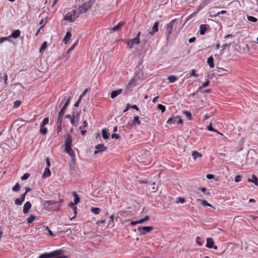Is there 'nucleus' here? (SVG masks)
<instances>
[{"instance_id":"1","label":"nucleus","mask_w":258,"mask_h":258,"mask_svg":"<svg viewBox=\"0 0 258 258\" xmlns=\"http://www.w3.org/2000/svg\"><path fill=\"white\" fill-rule=\"evenodd\" d=\"M95 2V0H76V4H79L77 9L79 14L80 15L87 13L92 8Z\"/></svg>"},{"instance_id":"2","label":"nucleus","mask_w":258,"mask_h":258,"mask_svg":"<svg viewBox=\"0 0 258 258\" xmlns=\"http://www.w3.org/2000/svg\"><path fill=\"white\" fill-rule=\"evenodd\" d=\"M62 249H57L49 253L41 254L39 255V258H53L62 254Z\"/></svg>"},{"instance_id":"3","label":"nucleus","mask_w":258,"mask_h":258,"mask_svg":"<svg viewBox=\"0 0 258 258\" xmlns=\"http://www.w3.org/2000/svg\"><path fill=\"white\" fill-rule=\"evenodd\" d=\"M44 205L49 210L52 211L58 210L59 207L58 202L53 200L45 201Z\"/></svg>"},{"instance_id":"4","label":"nucleus","mask_w":258,"mask_h":258,"mask_svg":"<svg viewBox=\"0 0 258 258\" xmlns=\"http://www.w3.org/2000/svg\"><path fill=\"white\" fill-rule=\"evenodd\" d=\"M79 15L80 14L77 10H73L65 15L64 20L69 21L70 22H74L79 17Z\"/></svg>"},{"instance_id":"5","label":"nucleus","mask_w":258,"mask_h":258,"mask_svg":"<svg viewBox=\"0 0 258 258\" xmlns=\"http://www.w3.org/2000/svg\"><path fill=\"white\" fill-rule=\"evenodd\" d=\"M158 25L159 22H156L152 27V31L150 32H147L146 33H144L143 35L146 36V38L143 40L144 43H146L148 39L149 38V37L153 36L155 33L158 31Z\"/></svg>"},{"instance_id":"6","label":"nucleus","mask_w":258,"mask_h":258,"mask_svg":"<svg viewBox=\"0 0 258 258\" xmlns=\"http://www.w3.org/2000/svg\"><path fill=\"white\" fill-rule=\"evenodd\" d=\"M176 21V19H173L166 26V39H167V40L169 39L170 35L172 33L173 25Z\"/></svg>"},{"instance_id":"7","label":"nucleus","mask_w":258,"mask_h":258,"mask_svg":"<svg viewBox=\"0 0 258 258\" xmlns=\"http://www.w3.org/2000/svg\"><path fill=\"white\" fill-rule=\"evenodd\" d=\"M153 228L152 226H140L138 228V230L141 235H145L150 232Z\"/></svg>"},{"instance_id":"8","label":"nucleus","mask_w":258,"mask_h":258,"mask_svg":"<svg viewBox=\"0 0 258 258\" xmlns=\"http://www.w3.org/2000/svg\"><path fill=\"white\" fill-rule=\"evenodd\" d=\"M207 243L206 246L209 248H213L214 249H217L218 247L216 245H214V241L212 238H207Z\"/></svg>"},{"instance_id":"9","label":"nucleus","mask_w":258,"mask_h":258,"mask_svg":"<svg viewBox=\"0 0 258 258\" xmlns=\"http://www.w3.org/2000/svg\"><path fill=\"white\" fill-rule=\"evenodd\" d=\"M26 195V193H24L21 196L20 198L16 199L15 200V204L17 206L21 205L25 200Z\"/></svg>"},{"instance_id":"10","label":"nucleus","mask_w":258,"mask_h":258,"mask_svg":"<svg viewBox=\"0 0 258 258\" xmlns=\"http://www.w3.org/2000/svg\"><path fill=\"white\" fill-rule=\"evenodd\" d=\"M71 97L69 96V97L68 98L67 102L64 103L63 105V106L61 108V109L60 110V111L58 113V114H60V115H63L64 114V112H66L67 107L70 103Z\"/></svg>"},{"instance_id":"11","label":"nucleus","mask_w":258,"mask_h":258,"mask_svg":"<svg viewBox=\"0 0 258 258\" xmlns=\"http://www.w3.org/2000/svg\"><path fill=\"white\" fill-rule=\"evenodd\" d=\"M96 150L94 154H96L100 152H102L106 150L107 148L103 144H98L95 147Z\"/></svg>"},{"instance_id":"12","label":"nucleus","mask_w":258,"mask_h":258,"mask_svg":"<svg viewBox=\"0 0 258 258\" xmlns=\"http://www.w3.org/2000/svg\"><path fill=\"white\" fill-rule=\"evenodd\" d=\"M72 139L70 134H67V138L65 141V147H69L72 146Z\"/></svg>"},{"instance_id":"13","label":"nucleus","mask_w":258,"mask_h":258,"mask_svg":"<svg viewBox=\"0 0 258 258\" xmlns=\"http://www.w3.org/2000/svg\"><path fill=\"white\" fill-rule=\"evenodd\" d=\"M122 89H119L115 91H113L110 94V97L112 99L115 98L116 97H117L118 95L121 94L122 92Z\"/></svg>"},{"instance_id":"14","label":"nucleus","mask_w":258,"mask_h":258,"mask_svg":"<svg viewBox=\"0 0 258 258\" xmlns=\"http://www.w3.org/2000/svg\"><path fill=\"white\" fill-rule=\"evenodd\" d=\"M31 207V204L29 202H27L23 206V212L24 214L28 213L29 209Z\"/></svg>"},{"instance_id":"15","label":"nucleus","mask_w":258,"mask_h":258,"mask_svg":"<svg viewBox=\"0 0 258 258\" xmlns=\"http://www.w3.org/2000/svg\"><path fill=\"white\" fill-rule=\"evenodd\" d=\"M123 24V23H119L116 26H114L110 29V32L112 33L120 30Z\"/></svg>"},{"instance_id":"16","label":"nucleus","mask_w":258,"mask_h":258,"mask_svg":"<svg viewBox=\"0 0 258 258\" xmlns=\"http://www.w3.org/2000/svg\"><path fill=\"white\" fill-rule=\"evenodd\" d=\"M64 150L65 152L67 153L73 159V158L75 157V154L71 148V146L65 147Z\"/></svg>"},{"instance_id":"17","label":"nucleus","mask_w":258,"mask_h":258,"mask_svg":"<svg viewBox=\"0 0 258 258\" xmlns=\"http://www.w3.org/2000/svg\"><path fill=\"white\" fill-rule=\"evenodd\" d=\"M141 34V32H139L137 35V36L133 38L130 39V40L134 44H138L140 43V35Z\"/></svg>"},{"instance_id":"18","label":"nucleus","mask_w":258,"mask_h":258,"mask_svg":"<svg viewBox=\"0 0 258 258\" xmlns=\"http://www.w3.org/2000/svg\"><path fill=\"white\" fill-rule=\"evenodd\" d=\"M173 119L177 120V123L176 124H182V120L181 117H179V116H174V117H171V118L168 119V120H167V123H170L172 121Z\"/></svg>"},{"instance_id":"19","label":"nucleus","mask_w":258,"mask_h":258,"mask_svg":"<svg viewBox=\"0 0 258 258\" xmlns=\"http://www.w3.org/2000/svg\"><path fill=\"white\" fill-rule=\"evenodd\" d=\"M247 181L249 182L253 183L255 185L258 186V178L254 174L252 175L251 179L249 178L248 179Z\"/></svg>"},{"instance_id":"20","label":"nucleus","mask_w":258,"mask_h":258,"mask_svg":"<svg viewBox=\"0 0 258 258\" xmlns=\"http://www.w3.org/2000/svg\"><path fill=\"white\" fill-rule=\"evenodd\" d=\"M20 33L21 32L19 30H15L13 31V32L10 35H9V37L17 38L18 37H19Z\"/></svg>"},{"instance_id":"21","label":"nucleus","mask_w":258,"mask_h":258,"mask_svg":"<svg viewBox=\"0 0 258 258\" xmlns=\"http://www.w3.org/2000/svg\"><path fill=\"white\" fill-rule=\"evenodd\" d=\"M72 36L71 33L70 31H68L64 37L62 41L67 44L68 42L70 40L71 37Z\"/></svg>"},{"instance_id":"22","label":"nucleus","mask_w":258,"mask_h":258,"mask_svg":"<svg viewBox=\"0 0 258 258\" xmlns=\"http://www.w3.org/2000/svg\"><path fill=\"white\" fill-rule=\"evenodd\" d=\"M207 63L211 68H213L214 67V58L212 56H211L208 57L207 59Z\"/></svg>"},{"instance_id":"23","label":"nucleus","mask_w":258,"mask_h":258,"mask_svg":"<svg viewBox=\"0 0 258 258\" xmlns=\"http://www.w3.org/2000/svg\"><path fill=\"white\" fill-rule=\"evenodd\" d=\"M51 175V172L49 170V168H46L44 171V172L42 175V177L43 178H47L50 176Z\"/></svg>"},{"instance_id":"24","label":"nucleus","mask_w":258,"mask_h":258,"mask_svg":"<svg viewBox=\"0 0 258 258\" xmlns=\"http://www.w3.org/2000/svg\"><path fill=\"white\" fill-rule=\"evenodd\" d=\"M136 81L134 79H132L130 80L129 83L127 84L126 87V90L129 89L131 87L135 86L136 85Z\"/></svg>"},{"instance_id":"25","label":"nucleus","mask_w":258,"mask_h":258,"mask_svg":"<svg viewBox=\"0 0 258 258\" xmlns=\"http://www.w3.org/2000/svg\"><path fill=\"white\" fill-rule=\"evenodd\" d=\"M207 31L206 25H201L200 26V32L201 35H204Z\"/></svg>"},{"instance_id":"26","label":"nucleus","mask_w":258,"mask_h":258,"mask_svg":"<svg viewBox=\"0 0 258 258\" xmlns=\"http://www.w3.org/2000/svg\"><path fill=\"white\" fill-rule=\"evenodd\" d=\"M192 156L193 157L194 159L196 160L198 157H201L202 155L196 151H194L192 153Z\"/></svg>"},{"instance_id":"27","label":"nucleus","mask_w":258,"mask_h":258,"mask_svg":"<svg viewBox=\"0 0 258 258\" xmlns=\"http://www.w3.org/2000/svg\"><path fill=\"white\" fill-rule=\"evenodd\" d=\"M73 195L74 197V203L75 204H78L80 202V198L78 196L77 193L76 191L73 192Z\"/></svg>"},{"instance_id":"28","label":"nucleus","mask_w":258,"mask_h":258,"mask_svg":"<svg viewBox=\"0 0 258 258\" xmlns=\"http://www.w3.org/2000/svg\"><path fill=\"white\" fill-rule=\"evenodd\" d=\"M102 137L104 139L106 140L108 139L109 137V134L107 133V131L105 129H103L102 131Z\"/></svg>"},{"instance_id":"29","label":"nucleus","mask_w":258,"mask_h":258,"mask_svg":"<svg viewBox=\"0 0 258 258\" xmlns=\"http://www.w3.org/2000/svg\"><path fill=\"white\" fill-rule=\"evenodd\" d=\"M91 211L95 215L99 214L101 212V209L99 208H92Z\"/></svg>"},{"instance_id":"30","label":"nucleus","mask_w":258,"mask_h":258,"mask_svg":"<svg viewBox=\"0 0 258 258\" xmlns=\"http://www.w3.org/2000/svg\"><path fill=\"white\" fill-rule=\"evenodd\" d=\"M199 202H201L202 203V205L204 206V207H206V206H208V207H212V205L208 203L205 200H200V199H198L197 200Z\"/></svg>"},{"instance_id":"31","label":"nucleus","mask_w":258,"mask_h":258,"mask_svg":"<svg viewBox=\"0 0 258 258\" xmlns=\"http://www.w3.org/2000/svg\"><path fill=\"white\" fill-rule=\"evenodd\" d=\"M136 124L138 125L141 124V122L139 120V117L138 116H135L133 121V125H135Z\"/></svg>"},{"instance_id":"32","label":"nucleus","mask_w":258,"mask_h":258,"mask_svg":"<svg viewBox=\"0 0 258 258\" xmlns=\"http://www.w3.org/2000/svg\"><path fill=\"white\" fill-rule=\"evenodd\" d=\"M168 80H169V82L174 83L177 80V78L173 75L169 76L168 77Z\"/></svg>"},{"instance_id":"33","label":"nucleus","mask_w":258,"mask_h":258,"mask_svg":"<svg viewBox=\"0 0 258 258\" xmlns=\"http://www.w3.org/2000/svg\"><path fill=\"white\" fill-rule=\"evenodd\" d=\"M35 219H36V217L33 215H31L27 220V223L30 224V223H32L33 221Z\"/></svg>"},{"instance_id":"34","label":"nucleus","mask_w":258,"mask_h":258,"mask_svg":"<svg viewBox=\"0 0 258 258\" xmlns=\"http://www.w3.org/2000/svg\"><path fill=\"white\" fill-rule=\"evenodd\" d=\"M47 47V42L46 41H45L42 44V45H41V46L40 47L39 52H42L43 51H44L45 50V49Z\"/></svg>"},{"instance_id":"35","label":"nucleus","mask_w":258,"mask_h":258,"mask_svg":"<svg viewBox=\"0 0 258 258\" xmlns=\"http://www.w3.org/2000/svg\"><path fill=\"white\" fill-rule=\"evenodd\" d=\"M40 132L41 134L45 135L47 133V129L44 127V126H40Z\"/></svg>"},{"instance_id":"36","label":"nucleus","mask_w":258,"mask_h":258,"mask_svg":"<svg viewBox=\"0 0 258 258\" xmlns=\"http://www.w3.org/2000/svg\"><path fill=\"white\" fill-rule=\"evenodd\" d=\"M185 202V199L183 198H182V197H178L176 199V200L175 201V203L176 204H178V203L183 204Z\"/></svg>"},{"instance_id":"37","label":"nucleus","mask_w":258,"mask_h":258,"mask_svg":"<svg viewBox=\"0 0 258 258\" xmlns=\"http://www.w3.org/2000/svg\"><path fill=\"white\" fill-rule=\"evenodd\" d=\"M183 113L185 115V116L187 118V119H188V120L191 119V118H192L191 114L189 112H188L187 111H184L183 112Z\"/></svg>"},{"instance_id":"38","label":"nucleus","mask_w":258,"mask_h":258,"mask_svg":"<svg viewBox=\"0 0 258 258\" xmlns=\"http://www.w3.org/2000/svg\"><path fill=\"white\" fill-rule=\"evenodd\" d=\"M20 189V186L19 183H17L13 187L12 190L14 191H18Z\"/></svg>"},{"instance_id":"39","label":"nucleus","mask_w":258,"mask_h":258,"mask_svg":"<svg viewBox=\"0 0 258 258\" xmlns=\"http://www.w3.org/2000/svg\"><path fill=\"white\" fill-rule=\"evenodd\" d=\"M247 20L249 21H250L252 22H256L257 21V19L253 16L247 15Z\"/></svg>"},{"instance_id":"40","label":"nucleus","mask_w":258,"mask_h":258,"mask_svg":"<svg viewBox=\"0 0 258 258\" xmlns=\"http://www.w3.org/2000/svg\"><path fill=\"white\" fill-rule=\"evenodd\" d=\"M63 116V115H60V114L58 115V118L56 122L57 125H61Z\"/></svg>"},{"instance_id":"41","label":"nucleus","mask_w":258,"mask_h":258,"mask_svg":"<svg viewBox=\"0 0 258 258\" xmlns=\"http://www.w3.org/2000/svg\"><path fill=\"white\" fill-rule=\"evenodd\" d=\"M49 118L48 117H45L43 119V121L41 123L40 126H44L45 125L48 123Z\"/></svg>"},{"instance_id":"42","label":"nucleus","mask_w":258,"mask_h":258,"mask_svg":"<svg viewBox=\"0 0 258 258\" xmlns=\"http://www.w3.org/2000/svg\"><path fill=\"white\" fill-rule=\"evenodd\" d=\"M149 218H150V217L149 216H146L144 218L138 220L139 223V224L143 223L145 221L148 220L149 219Z\"/></svg>"},{"instance_id":"43","label":"nucleus","mask_w":258,"mask_h":258,"mask_svg":"<svg viewBox=\"0 0 258 258\" xmlns=\"http://www.w3.org/2000/svg\"><path fill=\"white\" fill-rule=\"evenodd\" d=\"M158 108L161 111V112L163 113L165 111V106L161 104H159L157 106Z\"/></svg>"},{"instance_id":"44","label":"nucleus","mask_w":258,"mask_h":258,"mask_svg":"<svg viewBox=\"0 0 258 258\" xmlns=\"http://www.w3.org/2000/svg\"><path fill=\"white\" fill-rule=\"evenodd\" d=\"M30 176V174L28 173H25L21 177V179L22 180H25L27 179V178Z\"/></svg>"},{"instance_id":"45","label":"nucleus","mask_w":258,"mask_h":258,"mask_svg":"<svg viewBox=\"0 0 258 258\" xmlns=\"http://www.w3.org/2000/svg\"><path fill=\"white\" fill-rule=\"evenodd\" d=\"M208 130L210 131H213V132H217L218 133V134H220V133L216 130H215L212 126V124H210L208 126Z\"/></svg>"},{"instance_id":"46","label":"nucleus","mask_w":258,"mask_h":258,"mask_svg":"<svg viewBox=\"0 0 258 258\" xmlns=\"http://www.w3.org/2000/svg\"><path fill=\"white\" fill-rule=\"evenodd\" d=\"M210 82L209 81H207L205 83H204L200 87V89L204 88L207 87L209 85Z\"/></svg>"},{"instance_id":"47","label":"nucleus","mask_w":258,"mask_h":258,"mask_svg":"<svg viewBox=\"0 0 258 258\" xmlns=\"http://www.w3.org/2000/svg\"><path fill=\"white\" fill-rule=\"evenodd\" d=\"M88 125V123L87 121L85 120L83 122V125L80 127V130L84 129Z\"/></svg>"},{"instance_id":"48","label":"nucleus","mask_w":258,"mask_h":258,"mask_svg":"<svg viewBox=\"0 0 258 258\" xmlns=\"http://www.w3.org/2000/svg\"><path fill=\"white\" fill-rule=\"evenodd\" d=\"M21 104L20 101L16 100L14 102V107H18L20 106Z\"/></svg>"},{"instance_id":"49","label":"nucleus","mask_w":258,"mask_h":258,"mask_svg":"<svg viewBox=\"0 0 258 258\" xmlns=\"http://www.w3.org/2000/svg\"><path fill=\"white\" fill-rule=\"evenodd\" d=\"M45 227L46 230H47L48 234L50 236H54V234H53L52 232L49 229V227L48 226H44Z\"/></svg>"},{"instance_id":"50","label":"nucleus","mask_w":258,"mask_h":258,"mask_svg":"<svg viewBox=\"0 0 258 258\" xmlns=\"http://www.w3.org/2000/svg\"><path fill=\"white\" fill-rule=\"evenodd\" d=\"M190 75L191 76H195L196 77H197L198 75L196 73V71L194 69H192L190 73Z\"/></svg>"},{"instance_id":"51","label":"nucleus","mask_w":258,"mask_h":258,"mask_svg":"<svg viewBox=\"0 0 258 258\" xmlns=\"http://www.w3.org/2000/svg\"><path fill=\"white\" fill-rule=\"evenodd\" d=\"M201 191L205 193V194H206V195H210V193L209 191H207L206 188L205 187H202V188H201Z\"/></svg>"},{"instance_id":"52","label":"nucleus","mask_w":258,"mask_h":258,"mask_svg":"<svg viewBox=\"0 0 258 258\" xmlns=\"http://www.w3.org/2000/svg\"><path fill=\"white\" fill-rule=\"evenodd\" d=\"M134 44L129 40H128L127 42V45L130 48H132L133 47Z\"/></svg>"},{"instance_id":"53","label":"nucleus","mask_w":258,"mask_h":258,"mask_svg":"<svg viewBox=\"0 0 258 258\" xmlns=\"http://www.w3.org/2000/svg\"><path fill=\"white\" fill-rule=\"evenodd\" d=\"M241 175H236L235 177V179H234V181L236 182H238L240 181V178H241Z\"/></svg>"},{"instance_id":"54","label":"nucleus","mask_w":258,"mask_h":258,"mask_svg":"<svg viewBox=\"0 0 258 258\" xmlns=\"http://www.w3.org/2000/svg\"><path fill=\"white\" fill-rule=\"evenodd\" d=\"M201 238L200 237H196V242L197 243L201 246L202 245V243L200 241Z\"/></svg>"},{"instance_id":"55","label":"nucleus","mask_w":258,"mask_h":258,"mask_svg":"<svg viewBox=\"0 0 258 258\" xmlns=\"http://www.w3.org/2000/svg\"><path fill=\"white\" fill-rule=\"evenodd\" d=\"M78 41H77L68 50V51H70L71 50H72L76 46V45L78 43Z\"/></svg>"},{"instance_id":"56","label":"nucleus","mask_w":258,"mask_h":258,"mask_svg":"<svg viewBox=\"0 0 258 258\" xmlns=\"http://www.w3.org/2000/svg\"><path fill=\"white\" fill-rule=\"evenodd\" d=\"M112 139H118L119 138V136L116 134H113L111 136Z\"/></svg>"},{"instance_id":"57","label":"nucleus","mask_w":258,"mask_h":258,"mask_svg":"<svg viewBox=\"0 0 258 258\" xmlns=\"http://www.w3.org/2000/svg\"><path fill=\"white\" fill-rule=\"evenodd\" d=\"M4 83L5 85L7 84V80H8V75L7 74H4Z\"/></svg>"},{"instance_id":"58","label":"nucleus","mask_w":258,"mask_h":258,"mask_svg":"<svg viewBox=\"0 0 258 258\" xmlns=\"http://www.w3.org/2000/svg\"><path fill=\"white\" fill-rule=\"evenodd\" d=\"M88 91V89H86L85 90V91H84V92L81 94V95L80 96L79 98H80L81 99L82 98H83V96H85V95L86 94V92Z\"/></svg>"},{"instance_id":"59","label":"nucleus","mask_w":258,"mask_h":258,"mask_svg":"<svg viewBox=\"0 0 258 258\" xmlns=\"http://www.w3.org/2000/svg\"><path fill=\"white\" fill-rule=\"evenodd\" d=\"M207 178L209 179H213L214 176L213 174H208L206 176Z\"/></svg>"},{"instance_id":"60","label":"nucleus","mask_w":258,"mask_h":258,"mask_svg":"<svg viewBox=\"0 0 258 258\" xmlns=\"http://www.w3.org/2000/svg\"><path fill=\"white\" fill-rule=\"evenodd\" d=\"M81 101V99L80 98H79V99L77 100V101L74 104V106L75 107H78L79 106V103H80Z\"/></svg>"},{"instance_id":"61","label":"nucleus","mask_w":258,"mask_h":258,"mask_svg":"<svg viewBox=\"0 0 258 258\" xmlns=\"http://www.w3.org/2000/svg\"><path fill=\"white\" fill-rule=\"evenodd\" d=\"M130 107H131V105H130V104H127L126 105V106L125 108L124 109L123 112H126V111L129 109V108H130Z\"/></svg>"},{"instance_id":"62","label":"nucleus","mask_w":258,"mask_h":258,"mask_svg":"<svg viewBox=\"0 0 258 258\" xmlns=\"http://www.w3.org/2000/svg\"><path fill=\"white\" fill-rule=\"evenodd\" d=\"M46 164H47V168H49V166H50V162H49V159L48 158H47L46 159Z\"/></svg>"},{"instance_id":"63","label":"nucleus","mask_w":258,"mask_h":258,"mask_svg":"<svg viewBox=\"0 0 258 258\" xmlns=\"http://www.w3.org/2000/svg\"><path fill=\"white\" fill-rule=\"evenodd\" d=\"M227 13V12L225 10H222L217 14V16H219L220 14H225Z\"/></svg>"},{"instance_id":"64","label":"nucleus","mask_w":258,"mask_h":258,"mask_svg":"<svg viewBox=\"0 0 258 258\" xmlns=\"http://www.w3.org/2000/svg\"><path fill=\"white\" fill-rule=\"evenodd\" d=\"M195 40H196V37H191V38H189L188 41L190 43H192V42H194Z\"/></svg>"}]
</instances>
